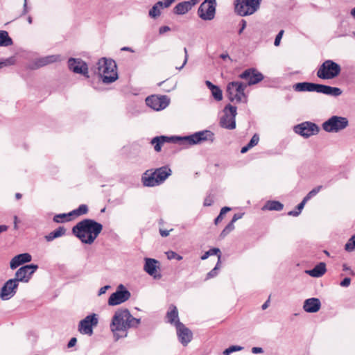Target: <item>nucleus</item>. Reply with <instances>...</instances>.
Here are the masks:
<instances>
[{"label":"nucleus","mask_w":355,"mask_h":355,"mask_svg":"<svg viewBox=\"0 0 355 355\" xmlns=\"http://www.w3.org/2000/svg\"><path fill=\"white\" fill-rule=\"evenodd\" d=\"M141 322V320L134 318L128 309H120L115 312L110 329L114 333L116 339L126 337L127 331L130 328L137 327Z\"/></svg>","instance_id":"nucleus-1"},{"label":"nucleus","mask_w":355,"mask_h":355,"mask_svg":"<svg viewBox=\"0 0 355 355\" xmlns=\"http://www.w3.org/2000/svg\"><path fill=\"white\" fill-rule=\"evenodd\" d=\"M103 230V225L93 219L86 218L78 222L72 228V233L82 243L92 244Z\"/></svg>","instance_id":"nucleus-2"},{"label":"nucleus","mask_w":355,"mask_h":355,"mask_svg":"<svg viewBox=\"0 0 355 355\" xmlns=\"http://www.w3.org/2000/svg\"><path fill=\"white\" fill-rule=\"evenodd\" d=\"M96 73L103 83H113L118 78L116 62L112 59L101 58L96 63Z\"/></svg>","instance_id":"nucleus-3"},{"label":"nucleus","mask_w":355,"mask_h":355,"mask_svg":"<svg viewBox=\"0 0 355 355\" xmlns=\"http://www.w3.org/2000/svg\"><path fill=\"white\" fill-rule=\"evenodd\" d=\"M214 139V132L208 130L196 132L188 136L171 137V139L174 141L185 146L198 145L205 141L212 143Z\"/></svg>","instance_id":"nucleus-4"},{"label":"nucleus","mask_w":355,"mask_h":355,"mask_svg":"<svg viewBox=\"0 0 355 355\" xmlns=\"http://www.w3.org/2000/svg\"><path fill=\"white\" fill-rule=\"evenodd\" d=\"M247 85L239 81L230 82L227 85V94L229 100L231 102H236L237 103L247 102V96L245 94V90Z\"/></svg>","instance_id":"nucleus-5"},{"label":"nucleus","mask_w":355,"mask_h":355,"mask_svg":"<svg viewBox=\"0 0 355 355\" xmlns=\"http://www.w3.org/2000/svg\"><path fill=\"white\" fill-rule=\"evenodd\" d=\"M261 0H236L235 12L240 16H248L254 14L260 7Z\"/></svg>","instance_id":"nucleus-6"},{"label":"nucleus","mask_w":355,"mask_h":355,"mask_svg":"<svg viewBox=\"0 0 355 355\" xmlns=\"http://www.w3.org/2000/svg\"><path fill=\"white\" fill-rule=\"evenodd\" d=\"M340 70L338 64L331 60H327L318 69L317 76L321 79H332L339 75Z\"/></svg>","instance_id":"nucleus-7"},{"label":"nucleus","mask_w":355,"mask_h":355,"mask_svg":"<svg viewBox=\"0 0 355 355\" xmlns=\"http://www.w3.org/2000/svg\"><path fill=\"white\" fill-rule=\"evenodd\" d=\"M236 114V107L230 104L227 105L223 109V115L220 119V125L227 130L235 129Z\"/></svg>","instance_id":"nucleus-8"},{"label":"nucleus","mask_w":355,"mask_h":355,"mask_svg":"<svg viewBox=\"0 0 355 355\" xmlns=\"http://www.w3.org/2000/svg\"><path fill=\"white\" fill-rule=\"evenodd\" d=\"M348 125V120L345 117L333 116L324 121L322 126L327 132H338Z\"/></svg>","instance_id":"nucleus-9"},{"label":"nucleus","mask_w":355,"mask_h":355,"mask_svg":"<svg viewBox=\"0 0 355 355\" xmlns=\"http://www.w3.org/2000/svg\"><path fill=\"white\" fill-rule=\"evenodd\" d=\"M38 266L35 264H29L19 268L12 278L18 284L19 282L28 283L36 271Z\"/></svg>","instance_id":"nucleus-10"},{"label":"nucleus","mask_w":355,"mask_h":355,"mask_svg":"<svg viewBox=\"0 0 355 355\" xmlns=\"http://www.w3.org/2000/svg\"><path fill=\"white\" fill-rule=\"evenodd\" d=\"M131 294L123 284H119L116 292L113 293L108 300L110 306H116L128 300Z\"/></svg>","instance_id":"nucleus-11"},{"label":"nucleus","mask_w":355,"mask_h":355,"mask_svg":"<svg viewBox=\"0 0 355 355\" xmlns=\"http://www.w3.org/2000/svg\"><path fill=\"white\" fill-rule=\"evenodd\" d=\"M171 175V168L167 166H162L153 170V173L150 175H157V179L153 180L152 176L148 177L146 179L147 184L149 185H160Z\"/></svg>","instance_id":"nucleus-12"},{"label":"nucleus","mask_w":355,"mask_h":355,"mask_svg":"<svg viewBox=\"0 0 355 355\" xmlns=\"http://www.w3.org/2000/svg\"><path fill=\"white\" fill-rule=\"evenodd\" d=\"M294 130L297 134L303 137L308 138L312 135H317L319 132L320 128L315 123L306 121L295 125Z\"/></svg>","instance_id":"nucleus-13"},{"label":"nucleus","mask_w":355,"mask_h":355,"mask_svg":"<svg viewBox=\"0 0 355 355\" xmlns=\"http://www.w3.org/2000/svg\"><path fill=\"white\" fill-rule=\"evenodd\" d=\"M169 103L170 99L166 96L152 95L146 98V105L156 111L165 109Z\"/></svg>","instance_id":"nucleus-14"},{"label":"nucleus","mask_w":355,"mask_h":355,"mask_svg":"<svg viewBox=\"0 0 355 355\" xmlns=\"http://www.w3.org/2000/svg\"><path fill=\"white\" fill-rule=\"evenodd\" d=\"M98 322L96 314L89 315L80 322L78 330L82 334L91 336L93 334L92 328L97 325Z\"/></svg>","instance_id":"nucleus-15"},{"label":"nucleus","mask_w":355,"mask_h":355,"mask_svg":"<svg viewBox=\"0 0 355 355\" xmlns=\"http://www.w3.org/2000/svg\"><path fill=\"white\" fill-rule=\"evenodd\" d=\"M145 263L144 266V270L150 276L153 277L155 279H160L162 274L159 271V262L152 258H145Z\"/></svg>","instance_id":"nucleus-16"},{"label":"nucleus","mask_w":355,"mask_h":355,"mask_svg":"<svg viewBox=\"0 0 355 355\" xmlns=\"http://www.w3.org/2000/svg\"><path fill=\"white\" fill-rule=\"evenodd\" d=\"M19 284L13 279H10L5 282L0 291V298L2 300H8L17 293Z\"/></svg>","instance_id":"nucleus-17"},{"label":"nucleus","mask_w":355,"mask_h":355,"mask_svg":"<svg viewBox=\"0 0 355 355\" xmlns=\"http://www.w3.org/2000/svg\"><path fill=\"white\" fill-rule=\"evenodd\" d=\"M239 78L247 80V85H252L261 82L263 79V75L257 69L250 68L241 73Z\"/></svg>","instance_id":"nucleus-18"},{"label":"nucleus","mask_w":355,"mask_h":355,"mask_svg":"<svg viewBox=\"0 0 355 355\" xmlns=\"http://www.w3.org/2000/svg\"><path fill=\"white\" fill-rule=\"evenodd\" d=\"M68 66L69 69L73 73L82 74L87 78H89L87 64L81 59L73 58H69L68 60Z\"/></svg>","instance_id":"nucleus-19"},{"label":"nucleus","mask_w":355,"mask_h":355,"mask_svg":"<svg viewBox=\"0 0 355 355\" xmlns=\"http://www.w3.org/2000/svg\"><path fill=\"white\" fill-rule=\"evenodd\" d=\"M176 331L180 342L184 346L187 345L193 337L191 331L186 327L180 321H176Z\"/></svg>","instance_id":"nucleus-20"},{"label":"nucleus","mask_w":355,"mask_h":355,"mask_svg":"<svg viewBox=\"0 0 355 355\" xmlns=\"http://www.w3.org/2000/svg\"><path fill=\"white\" fill-rule=\"evenodd\" d=\"M215 6L209 5L205 3H202L198 10L199 17L205 21L212 20L215 17Z\"/></svg>","instance_id":"nucleus-21"},{"label":"nucleus","mask_w":355,"mask_h":355,"mask_svg":"<svg viewBox=\"0 0 355 355\" xmlns=\"http://www.w3.org/2000/svg\"><path fill=\"white\" fill-rule=\"evenodd\" d=\"M200 0L184 1L178 3L173 8V12L182 15L188 12L191 8L199 2Z\"/></svg>","instance_id":"nucleus-22"},{"label":"nucleus","mask_w":355,"mask_h":355,"mask_svg":"<svg viewBox=\"0 0 355 355\" xmlns=\"http://www.w3.org/2000/svg\"><path fill=\"white\" fill-rule=\"evenodd\" d=\"M171 5L168 0H159L149 10V16L155 19L160 15L162 9L167 8Z\"/></svg>","instance_id":"nucleus-23"},{"label":"nucleus","mask_w":355,"mask_h":355,"mask_svg":"<svg viewBox=\"0 0 355 355\" xmlns=\"http://www.w3.org/2000/svg\"><path fill=\"white\" fill-rule=\"evenodd\" d=\"M32 259V257L28 253L19 254L15 256L10 262V267L11 269H15L20 265L25 263L30 262Z\"/></svg>","instance_id":"nucleus-24"},{"label":"nucleus","mask_w":355,"mask_h":355,"mask_svg":"<svg viewBox=\"0 0 355 355\" xmlns=\"http://www.w3.org/2000/svg\"><path fill=\"white\" fill-rule=\"evenodd\" d=\"M317 92L337 97L342 94L343 91L338 87L318 84Z\"/></svg>","instance_id":"nucleus-25"},{"label":"nucleus","mask_w":355,"mask_h":355,"mask_svg":"<svg viewBox=\"0 0 355 355\" xmlns=\"http://www.w3.org/2000/svg\"><path fill=\"white\" fill-rule=\"evenodd\" d=\"M321 303L319 299L312 297L306 300L304 302L303 309L307 313H316L320 310Z\"/></svg>","instance_id":"nucleus-26"},{"label":"nucleus","mask_w":355,"mask_h":355,"mask_svg":"<svg viewBox=\"0 0 355 355\" xmlns=\"http://www.w3.org/2000/svg\"><path fill=\"white\" fill-rule=\"evenodd\" d=\"M317 83L302 82L298 83L293 85V89L296 92H316L318 89Z\"/></svg>","instance_id":"nucleus-27"},{"label":"nucleus","mask_w":355,"mask_h":355,"mask_svg":"<svg viewBox=\"0 0 355 355\" xmlns=\"http://www.w3.org/2000/svg\"><path fill=\"white\" fill-rule=\"evenodd\" d=\"M327 271L326 264L324 262H320L317 264L313 269L306 271V273L313 277H320Z\"/></svg>","instance_id":"nucleus-28"},{"label":"nucleus","mask_w":355,"mask_h":355,"mask_svg":"<svg viewBox=\"0 0 355 355\" xmlns=\"http://www.w3.org/2000/svg\"><path fill=\"white\" fill-rule=\"evenodd\" d=\"M60 57L58 55L45 56L37 60V61L35 62V65L37 66V67H42L46 64L53 63L60 60Z\"/></svg>","instance_id":"nucleus-29"},{"label":"nucleus","mask_w":355,"mask_h":355,"mask_svg":"<svg viewBox=\"0 0 355 355\" xmlns=\"http://www.w3.org/2000/svg\"><path fill=\"white\" fill-rule=\"evenodd\" d=\"M205 85L211 90V95L216 101H220L223 99V92L219 87L214 85L209 80H206Z\"/></svg>","instance_id":"nucleus-30"},{"label":"nucleus","mask_w":355,"mask_h":355,"mask_svg":"<svg viewBox=\"0 0 355 355\" xmlns=\"http://www.w3.org/2000/svg\"><path fill=\"white\" fill-rule=\"evenodd\" d=\"M167 322L176 327V321L179 320L178 311L175 306L171 305L166 313Z\"/></svg>","instance_id":"nucleus-31"},{"label":"nucleus","mask_w":355,"mask_h":355,"mask_svg":"<svg viewBox=\"0 0 355 355\" xmlns=\"http://www.w3.org/2000/svg\"><path fill=\"white\" fill-rule=\"evenodd\" d=\"M170 139H171V138L166 136L155 137L152 139L150 144L154 146V149L156 152H159L162 149V146Z\"/></svg>","instance_id":"nucleus-32"},{"label":"nucleus","mask_w":355,"mask_h":355,"mask_svg":"<svg viewBox=\"0 0 355 355\" xmlns=\"http://www.w3.org/2000/svg\"><path fill=\"white\" fill-rule=\"evenodd\" d=\"M284 208V205L277 200H268L262 207V210L281 211Z\"/></svg>","instance_id":"nucleus-33"},{"label":"nucleus","mask_w":355,"mask_h":355,"mask_svg":"<svg viewBox=\"0 0 355 355\" xmlns=\"http://www.w3.org/2000/svg\"><path fill=\"white\" fill-rule=\"evenodd\" d=\"M66 233V229L64 227H59L54 231L50 232L49 234L45 236V239L48 241H52L55 239L62 236Z\"/></svg>","instance_id":"nucleus-34"},{"label":"nucleus","mask_w":355,"mask_h":355,"mask_svg":"<svg viewBox=\"0 0 355 355\" xmlns=\"http://www.w3.org/2000/svg\"><path fill=\"white\" fill-rule=\"evenodd\" d=\"M12 44V40L6 31H0V46H9Z\"/></svg>","instance_id":"nucleus-35"},{"label":"nucleus","mask_w":355,"mask_h":355,"mask_svg":"<svg viewBox=\"0 0 355 355\" xmlns=\"http://www.w3.org/2000/svg\"><path fill=\"white\" fill-rule=\"evenodd\" d=\"M71 212L68 214H56L53 217V221L55 223H64L66 221H69L71 220Z\"/></svg>","instance_id":"nucleus-36"},{"label":"nucleus","mask_w":355,"mask_h":355,"mask_svg":"<svg viewBox=\"0 0 355 355\" xmlns=\"http://www.w3.org/2000/svg\"><path fill=\"white\" fill-rule=\"evenodd\" d=\"M88 212V207L85 205H80L77 209L73 210L71 211V216H79L84 214H86Z\"/></svg>","instance_id":"nucleus-37"},{"label":"nucleus","mask_w":355,"mask_h":355,"mask_svg":"<svg viewBox=\"0 0 355 355\" xmlns=\"http://www.w3.org/2000/svg\"><path fill=\"white\" fill-rule=\"evenodd\" d=\"M153 173V169L147 170L144 173V174L142 175V177H141V182H142V184L144 186L148 187H153L157 186V185H149L148 184H147L148 182H146V179L148 178V177H150V176H152L153 180L157 179V175H150V174Z\"/></svg>","instance_id":"nucleus-38"},{"label":"nucleus","mask_w":355,"mask_h":355,"mask_svg":"<svg viewBox=\"0 0 355 355\" xmlns=\"http://www.w3.org/2000/svg\"><path fill=\"white\" fill-rule=\"evenodd\" d=\"M220 255L218 256V260L215 267L207 273L206 279H209L216 277L218 275V272L220 269Z\"/></svg>","instance_id":"nucleus-39"},{"label":"nucleus","mask_w":355,"mask_h":355,"mask_svg":"<svg viewBox=\"0 0 355 355\" xmlns=\"http://www.w3.org/2000/svg\"><path fill=\"white\" fill-rule=\"evenodd\" d=\"M212 255H217L218 257L219 255L221 256V254H220V250L219 248H211L210 250H209L208 251H207L203 255H202L201 257V259L202 260H205L207 259L209 256H212Z\"/></svg>","instance_id":"nucleus-40"},{"label":"nucleus","mask_w":355,"mask_h":355,"mask_svg":"<svg viewBox=\"0 0 355 355\" xmlns=\"http://www.w3.org/2000/svg\"><path fill=\"white\" fill-rule=\"evenodd\" d=\"M345 250L347 252H352L355 250V234L347 241L345 245Z\"/></svg>","instance_id":"nucleus-41"},{"label":"nucleus","mask_w":355,"mask_h":355,"mask_svg":"<svg viewBox=\"0 0 355 355\" xmlns=\"http://www.w3.org/2000/svg\"><path fill=\"white\" fill-rule=\"evenodd\" d=\"M234 230V225L232 223H230L226 227L223 229L220 234V239H224L227 234H229L232 231Z\"/></svg>","instance_id":"nucleus-42"},{"label":"nucleus","mask_w":355,"mask_h":355,"mask_svg":"<svg viewBox=\"0 0 355 355\" xmlns=\"http://www.w3.org/2000/svg\"><path fill=\"white\" fill-rule=\"evenodd\" d=\"M243 349V347L241 346L232 345L223 351V354L224 355H230L232 352L241 351Z\"/></svg>","instance_id":"nucleus-43"},{"label":"nucleus","mask_w":355,"mask_h":355,"mask_svg":"<svg viewBox=\"0 0 355 355\" xmlns=\"http://www.w3.org/2000/svg\"><path fill=\"white\" fill-rule=\"evenodd\" d=\"M322 189V185H319L315 188H313L311 191H310L308 194L304 197L307 200H309L312 197L317 195L320 190Z\"/></svg>","instance_id":"nucleus-44"},{"label":"nucleus","mask_w":355,"mask_h":355,"mask_svg":"<svg viewBox=\"0 0 355 355\" xmlns=\"http://www.w3.org/2000/svg\"><path fill=\"white\" fill-rule=\"evenodd\" d=\"M259 141V135L255 134L252 136L250 141H249V143L247 145L248 146V147L252 148V147H254L258 144Z\"/></svg>","instance_id":"nucleus-45"},{"label":"nucleus","mask_w":355,"mask_h":355,"mask_svg":"<svg viewBox=\"0 0 355 355\" xmlns=\"http://www.w3.org/2000/svg\"><path fill=\"white\" fill-rule=\"evenodd\" d=\"M167 255H168V258L169 259H176L177 260H182V257L178 254L176 252H173V251H170L167 253Z\"/></svg>","instance_id":"nucleus-46"},{"label":"nucleus","mask_w":355,"mask_h":355,"mask_svg":"<svg viewBox=\"0 0 355 355\" xmlns=\"http://www.w3.org/2000/svg\"><path fill=\"white\" fill-rule=\"evenodd\" d=\"M284 31L283 30H281L278 34L276 35V37L275 39L274 44L276 46H278L280 44V41L282 38V36L284 35Z\"/></svg>","instance_id":"nucleus-47"},{"label":"nucleus","mask_w":355,"mask_h":355,"mask_svg":"<svg viewBox=\"0 0 355 355\" xmlns=\"http://www.w3.org/2000/svg\"><path fill=\"white\" fill-rule=\"evenodd\" d=\"M15 61V58L10 57L9 58L6 59L4 61L0 62V63H3V67H4L14 64Z\"/></svg>","instance_id":"nucleus-48"},{"label":"nucleus","mask_w":355,"mask_h":355,"mask_svg":"<svg viewBox=\"0 0 355 355\" xmlns=\"http://www.w3.org/2000/svg\"><path fill=\"white\" fill-rule=\"evenodd\" d=\"M184 60L183 64L181 67H176V69H178V70H181L186 65V64L187 63V61H188L189 55H188V51H187V48H184Z\"/></svg>","instance_id":"nucleus-49"},{"label":"nucleus","mask_w":355,"mask_h":355,"mask_svg":"<svg viewBox=\"0 0 355 355\" xmlns=\"http://www.w3.org/2000/svg\"><path fill=\"white\" fill-rule=\"evenodd\" d=\"M214 202L213 198L211 196H208L205 198L203 205L205 207L211 206Z\"/></svg>","instance_id":"nucleus-50"},{"label":"nucleus","mask_w":355,"mask_h":355,"mask_svg":"<svg viewBox=\"0 0 355 355\" xmlns=\"http://www.w3.org/2000/svg\"><path fill=\"white\" fill-rule=\"evenodd\" d=\"M350 283H351V279L349 277H345V279H343V281H341V282L340 283V285L343 287H347L349 286Z\"/></svg>","instance_id":"nucleus-51"},{"label":"nucleus","mask_w":355,"mask_h":355,"mask_svg":"<svg viewBox=\"0 0 355 355\" xmlns=\"http://www.w3.org/2000/svg\"><path fill=\"white\" fill-rule=\"evenodd\" d=\"M243 216V213H237V214H235L233 217H232V220L230 221V223H232V224L234 225V223L238 220L239 219H241Z\"/></svg>","instance_id":"nucleus-52"},{"label":"nucleus","mask_w":355,"mask_h":355,"mask_svg":"<svg viewBox=\"0 0 355 355\" xmlns=\"http://www.w3.org/2000/svg\"><path fill=\"white\" fill-rule=\"evenodd\" d=\"M240 25H241V28L239 31V34L241 35L243 30L245 28L246 26H247V22L245 19H242L240 22Z\"/></svg>","instance_id":"nucleus-53"},{"label":"nucleus","mask_w":355,"mask_h":355,"mask_svg":"<svg viewBox=\"0 0 355 355\" xmlns=\"http://www.w3.org/2000/svg\"><path fill=\"white\" fill-rule=\"evenodd\" d=\"M171 31V28L168 26H161L159 29V34H164L168 31Z\"/></svg>","instance_id":"nucleus-54"},{"label":"nucleus","mask_w":355,"mask_h":355,"mask_svg":"<svg viewBox=\"0 0 355 355\" xmlns=\"http://www.w3.org/2000/svg\"><path fill=\"white\" fill-rule=\"evenodd\" d=\"M307 201L308 200L304 198L302 201L297 205V209L301 212Z\"/></svg>","instance_id":"nucleus-55"},{"label":"nucleus","mask_w":355,"mask_h":355,"mask_svg":"<svg viewBox=\"0 0 355 355\" xmlns=\"http://www.w3.org/2000/svg\"><path fill=\"white\" fill-rule=\"evenodd\" d=\"M110 288L109 285L101 287L98 291V295H101L106 293V291Z\"/></svg>","instance_id":"nucleus-56"},{"label":"nucleus","mask_w":355,"mask_h":355,"mask_svg":"<svg viewBox=\"0 0 355 355\" xmlns=\"http://www.w3.org/2000/svg\"><path fill=\"white\" fill-rule=\"evenodd\" d=\"M252 352L253 354H261L263 352V350L261 347H254L252 348Z\"/></svg>","instance_id":"nucleus-57"},{"label":"nucleus","mask_w":355,"mask_h":355,"mask_svg":"<svg viewBox=\"0 0 355 355\" xmlns=\"http://www.w3.org/2000/svg\"><path fill=\"white\" fill-rule=\"evenodd\" d=\"M77 343V339L76 338H72L70 339L69 342L68 343L67 347L69 348L73 347Z\"/></svg>","instance_id":"nucleus-58"},{"label":"nucleus","mask_w":355,"mask_h":355,"mask_svg":"<svg viewBox=\"0 0 355 355\" xmlns=\"http://www.w3.org/2000/svg\"><path fill=\"white\" fill-rule=\"evenodd\" d=\"M172 230V229L171 230H162V229H160L159 230V233H160V235L162 236V237H166L167 236L169 235V232Z\"/></svg>","instance_id":"nucleus-59"},{"label":"nucleus","mask_w":355,"mask_h":355,"mask_svg":"<svg viewBox=\"0 0 355 355\" xmlns=\"http://www.w3.org/2000/svg\"><path fill=\"white\" fill-rule=\"evenodd\" d=\"M301 212L300 211H298L297 209V210H292V211H290L288 213V216H297L300 215Z\"/></svg>","instance_id":"nucleus-60"},{"label":"nucleus","mask_w":355,"mask_h":355,"mask_svg":"<svg viewBox=\"0 0 355 355\" xmlns=\"http://www.w3.org/2000/svg\"><path fill=\"white\" fill-rule=\"evenodd\" d=\"M14 229L15 230H18L19 227H18V223L19 222V220L18 218V217L17 216H15L14 218Z\"/></svg>","instance_id":"nucleus-61"},{"label":"nucleus","mask_w":355,"mask_h":355,"mask_svg":"<svg viewBox=\"0 0 355 355\" xmlns=\"http://www.w3.org/2000/svg\"><path fill=\"white\" fill-rule=\"evenodd\" d=\"M223 218V215H220V214H219V215L214 220L215 225H218L220 221H222Z\"/></svg>","instance_id":"nucleus-62"},{"label":"nucleus","mask_w":355,"mask_h":355,"mask_svg":"<svg viewBox=\"0 0 355 355\" xmlns=\"http://www.w3.org/2000/svg\"><path fill=\"white\" fill-rule=\"evenodd\" d=\"M230 208L228 207H224L220 209V215L225 214L227 211H230Z\"/></svg>","instance_id":"nucleus-63"},{"label":"nucleus","mask_w":355,"mask_h":355,"mask_svg":"<svg viewBox=\"0 0 355 355\" xmlns=\"http://www.w3.org/2000/svg\"><path fill=\"white\" fill-rule=\"evenodd\" d=\"M220 58L223 60L228 59L230 60H232L227 53L220 54Z\"/></svg>","instance_id":"nucleus-64"}]
</instances>
